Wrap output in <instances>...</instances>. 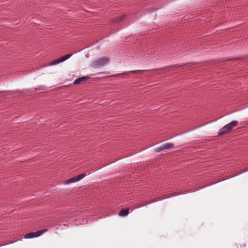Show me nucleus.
<instances>
[{
	"label": "nucleus",
	"instance_id": "2",
	"mask_svg": "<svg viewBox=\"0 0 248 248\" xmlns=\"http://www.w3.org/2000/svg\"><path fill=\"white\" fill-rule=\"evenodd\" d=\"M47 230L46 229L37 231L35 232H31L26 234L24 237L25 239H31L35 238L41 236L44 232H47Z\"/></svg>",
	"mask_w": 248,
	"mask_h": 248
},
{
	"label": "nucleus",
	"instance_id": "6",
	"mask_svg": "<svg viewBox=\"0 0 248 248\" xmlns=\"http://www.w3.org/2000/svg\"><path fill=\"white\" fill-rule=\"evenodd\" d=\"M90 78L87 76L82 77L79 78H77L74 81V84H78L82 82H84L87 79H89Z\"/></svg>",
	"mask_w": 248,
	"mask_h": 248
},
{
	"label": "nucleus",
	"instance_id": "13",
	"mask_svg": "<svg viewBox=\"0 0 248 248\" xmlns=\"http://www.w3.org/2000/svg\"><path fill=\"white\" fill-rule=\"evenodd\" d=\"M128 73L127 72H125V73H123L122 74H124V75H126V74H127Z\"/></svg>",
	"mask_w": 248,
	"mask_h": 248
},
{
	"label": "nucleus",
	"instance_id": "12",
	"mask_svg": "<svg viewBox=\"0 0 248 248\" xmlns=\"http://www.w3.org/2000/svg\"><path fill=\"white\" fill-rule=\"evenodd\" d=\"M123 17H123V16H120V17H119V18H120V20H122V18H123Z\"/></svg>",
	"mask_w": 248,
	"mask_h": 248
},
{
	"label": "nucleus",
	"instance_id": "1",
	"mask_svg": "<svg viewBox=\"0 0 248 248\" xmlns=\"http://www.w3.org/2000/svg\"><path fill=\"white\" fill-rule=\"evenodd\" d=\"M238 122L237 121H233L221 128L218 132L219 135H222L228 133L231 131L233 127L236 126Z\"/></svg>",
	"mask_w": 248,
	"mask_h": 248
},
{
	"label": "nucleus",
	"instance_id": "14",
	"mask_svg": "<svg viewBox=\"0 0 248 248\" xmlns=\"http://www.w3.org/2000/svg\"><path fill=\"white\" fill-rule=\"evenodd\" d=\"M247 170H248H248H247L245 171H247Z\"/></svg>",
	"mask_w": 248,
	"mask_h": 248
},
{
	"label": "nucleus",
	"instance_id": "11",
	"mask_svg": "<svg viewBox=\"0 0 248 248\" xmlns=\"http://www.w3.org/2000/svg\"><path fill=\"white\" fill-rule=\"evenodd\" d=\"M23 238H20V239H18L16 240V241H15V242H16V241H19V240H22L23 239Z\"/></svg>",
	"mask_w": 248,
	"mask_h": 248
},
{
	"label": "nucleus",
	"instance_id": "3",
	"mask_svg": "<svg viewBox=\"0 0 248 248\" xmlns=\"http://www.w3.org/2000/svg\"><path fill=\"white\" fill-rule=\"evenodd\" d=\"M109 61V59L106 57H102L94 62V64L95 67H100L106 65Z\"/></svg>",
	"mask_w": 248,
	"mask_h": 248
},
{
	"label": "nucleus",
	"instance_id": "10",
	"mask_svg": "<svg viewBox=\"0 0 248 248\" xmlns=\"http://www.w3.org/2000/svg\"><path fill=\"white\" fill-rule=\"evenodd\" d=\"M138 70H135V71H131L129 72L128 73H136L138 72Z\"/></svg>",
	"mask_w": 248,
	"mask_h": 248
},
{
	"label": "nucleus",
	"instance_id": "4",
	"mask_svg": "<svg viewBox=\"0 0 248 248\" xmlns=\"http://www.w3.org/2000/svg\"><path fill=\"white\" fill-rule=\"evenodd\" d=\"M72 55L70 54H66L65 55H64L62 57H61V58L53 61L51 63V65H56V64H58L61 62H64L65 61H66V60L68 59L69 58H70L71 57Z\"/></svg>",
	"mask_w": 248,
	"mask_h": 248
},
{
	"label": "nucleus",
	"instance_id": "8",
	"mask_svg": "<svg viewBox=\"0 0 248 248\" xmlns=\"http://www.w3.org/2000/svg\"><path fill=\"white\" fill-rule=\"evenodd\" d=\"M76 178V177H72L71 178L69 179L68 180H66L65 182V184H69L73 183H76L77 182Z\"/></svg>",
	"mask_w": 248,
	"mask_h": 248
},
{
	"label": "nucleus",
	"instance_id": "5",
	"mask_svg": "<svg viewBox=\"0 0 248 248\" xmlns=\"http://www.w3.org/2000/svg\"><path fill=\"white\" fill-rule=\"evenodd\" d=\"M174 144L172 143H165L159 147L156 148L155 149V151L156 152H159L164 149H169L173 147Z\"/></svg>",
	"mask_w": 248,
	"mask_h": 248
},
{
	"label": "nucleus",
	"instance_id": "7",
	"mask_svg": "<svg viewBox=\"0 0 248 248\" xmlns=\"http://www.w3.org/2000/svg\"><path fill=\"white\" fill-rule=\"evenodd\" d=\"M129 214L128 209H124L121 210L119 213V215L120 216H126Z\"/></svg>",
	"mask_w": 248,
	"mask_h": 248
},
{
	"label": "nucleus",
	"instance_id": "9",
	"mask_svg": "<svg viewBox=\"0 0 248 248\" xmlns=\"http://www.w3.org/2000/svg\"><path fill=\"white\" fill-rule=\"evenodd\" d=\"M86 175L84 173H82V174H79L78 175H77L76 177V180L77 182L79 181V180H80L81 179H83L84 177H85Z\"/></svg>",
	"mask_w": 248,
	"mask_h": 248
}]
</instances>
